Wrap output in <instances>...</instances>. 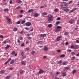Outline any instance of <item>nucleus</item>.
<instances>
[{
  "label": "nucleus",
  "instance_id": "obj_1",
  "mask_svg": "<svg viewBox=\"0 0 79 79\" xmlns=\"http://www.w3.org/2000/svg\"><path fill=\"white\" fill-rule=\"evenodd\" d=\"M48 21L50 22L53 19V16L51 14H49L48 15Z\"/></svg>",
  "mask_w": 79,
  "mask_h": 79
},
{
  "label": "nucleus",
  "instance_id": "obj_2",
  "mask_svg": "<svg viewBox=\"0 0 79 79\" xmlns=\"http://www.w3.org/2000/svg\"><path fill=\"white\" fill-rule=\"evenodd\" d=\"M6 19L8 21V24H11V19H10V18H9L8 17H6Z\"/></svg>",
  "mask_w": 79,
  "mask_h": 79
},
{
  "label": "nucleus",
  "instance_id": "obj_3",
  "mask_svg": "<svg viewBox=\"0 0 79 79\" xmlns=\"http://www.w3.org/2000/svg\"><path fill=\"white\" fill-rule=\"evenodd\" d=\"M25 24L26 26H31V23L30 22L26 23Z\"/></svg>",
  "mask_w": 79,
  "mask_h": 79
},
{
  "label": "nucleus",
  "instance_id": "obj_4",
  "mask_svg": "<svg viewBox=\"0 0 79 79\" xmlns=\"http://www.w3.org/2000/svg\"><path fill=\"white\" fill-rule=\"evenodd\" d=\"M74 19H72L70 20L69 21V23L70 24H73V23H74Z\"/></svg>",
  "mask_w": 79,
  "mask_h": 79
},
{
  "label": "nucleus",
  "instance_id": "obj_5",
  "mask_svg": "<svg viewBox=\"0 0 79 79\" xmlns=\"http://www.w3.org/2000/svg\"><path fill=\"white\" fill-rule=\"evenodd\" d=\"M48 48L46 46H45L44 47L43 50L44 52H47V51H48Z\"/></svg>",
  "mask_w": 79,
  "mask_h": 79
},
{
  "label": "nucleus",
  "instance_id": "obj_6",
  "mask_svg": "<svg viewBox=\"0 0 79 79\" xmlns=\"http://www.w3.org/2000/svg\"><path fill=\"white\" fill-rule=\"evenodd\" d=\"M61 36H58L56 38V41H59V40H60V39H61Z\"/></svg>",
  "mask_w": 79,
  "mask_h": 79
},
{
  "label": "nucleus",
  "instance_id": "obj_7",
  "mask_svg": "<svg viewBox=\"0 0 79 79\" xmlns=\"http://www.w3.org/2000/svg\"><path fill=\"white\" fill-rule=\"evenodd\" d=\"M63 10H64V11L65 12H68V11H69V9L68 8L63 9Z\"/></svg>",
  "mask_w": 79,
  "mask_h": 79
},
{
  "label": "nucleus",
  "instance_id": "obj_8",
  "mask_svg": "<svg viewBox=\"0 0 79 79\" xmlns=\"http://www.w3.org/2000/svg\"><path fill=\"white\" fill-rule=\"evenodd\" d=\"M47 35L46 34H41L40 35V37H45Z\"/></svg>",
  "mask_w": 79,
  "mask_h": 79
},
{
  "label": "nucleus",
  "instance_id": "obj_9",
  "mask_svg": "<svg viewBox=\"0 0 79 79\" xmlns=\"http://www.w3.org/2000/svg\"><path fill=\"white\" fill-rule=\"evenodd\" d=\"M11 58H10L9 59H8V60L4 64L5 65H6V64H7V63H8V62H9L10 61H11Z\"/></svg>",
  "mask_w": 79,
  "mask_h": 79
},
{
  "label": "nucleus",
  "instance_id": "obj_10",
  "mask_svg": "<svg viewBox=\"0 0 79 79\" xmlns=\"http://www.w3.org/2000/svg\"><path fill=\"white\" fill-rule=\"evenodd\" d=\"M62 76H66V72H63L62 73Z\"/></svg>",
  "mask_w": 79,
  "mask_h": 79
},
{
  "label": "nucleus",
  "instance_id": "obj_11",
  "mask_svg": "<svg viewBox=\"0 0 79 79\" xmlns=\"http://www.w3.org/2000/svg\"><path fill=\"white\" fill-rule=\"evenodd\" d=\"M42 16H46V15H47V12H45L43 13H42Z\"/></svg>",
  "mask_w": 79,
  "mask_h": 79
},
{
  "label": "nucleus",
  "instance_id": "obj_12",
  "mask_svg": "<svg viewBox=\"0 0 79 79\" xmlns=\"http://www.w3.org/2000/svg\"><path fill=\"white\" fill-rule=\"evenodd\" d=\"M33 11H34V9H31L28 10L27 13H31V12H33Z\"/></svg>",
  "mask_w": 79,
  "mask_h": 79
},
{
  "label": "nucleus",
  "instance_id": "obj_13",
  "mask_svg": "<svg viewBox=\"0 0 79 79\" xmlns=\"http://www.w3.org/2000/svg\"><path fill=\"white\" fill-rule=\"evenodd\" d=\"M36 53V52L35 51H33L31 52V55L33 56H34V55H35Z\"/></svg>",
  "mask_w": 79,
  "mask_h": 79
},
{
  "label": "nucleus",
  "instance_id": "obj_14",
  "mask_svg": "<svg viewBox=\"0 0 79 79\" xmlns=\"http://www.w3.org/2000/svg\"><path fill=\"white\" fill-rule=\"evenodd\" d=\"M43 73H44V70H41V69L40 70L39 72V73L40 74H42Z\"/></svg>",
  "mask_w": 79,
  "mask_h": 79
},
{
  "label": "nucleus",
  "instance_id": "obj_15",
  "mask_svg": "<svg viewBox=\"0 0 79 79\" xmlns=\"http://www.w3.org/2000/svg\"><path fill=\"white\" fill-rule=\"evenodd\" d=\"M38 16L39 14L37 13H35L34 15V17H35V18H37V17H38Z\"/></svg>",
  "mask_w": 79,
  "mask_h": 79
},
{
  "label": "nucleus",
  "instance_id": "obj_16",
  "mask_svg": "<svg viewBox=\"0 0 79 79\" xmlns=\"http://www.w3.org/2000/svg\"><path fill=\"white\" fill-rule=\"evenodd\" d=\"M21 64L22 65H25V64H26V63L24 61H22L21 62Z\"/></svg>",
  "mask_w": 79,
  "mask_h": 79
},
{
  "label": "nucleus",
  "instance_id": "obj_17",
  "mask_svg": "<svg viewBox=\"0 0 79 79\" xmlns=\"http://www.w3.org/2000/svg\"><path fill=\"white\" fill-rule=\"evenodd\" d=\"M77 48H79V46L77 45H76L75 46H74V49H77Z\"/></svg>",
  "mask_w": 79,
  "mask_h": 79
},
{
  "label": "nucleus",
  "instance_id": "obj_18",
  "mask_svg": "<svg viewBox=\"0 0 79 79\" xmlns=\"http://www.w3.org/2000/svg\"><path fill=\"white\" fill-rule=\"evenodd\" d=\"M66 64H68V62H64L62 63V65H66Z\"/></svg>",
  "mask_w": 79,
  "mask_h": 79
},
{
  "label": "nucleus",
  "instance_id": "obj_19",
  "mask_svg": "<svg viewBox=\"0 0 79 79\" xmlns=\"http://www.w3.org/2000/svg\"><path fill=\"white\" fill-rule=\"evenodd\" d=\"M66 4H63V6H62V7L64 8L66 7Z\"/></svg>",
  "mask_w": 79,
  "mask_h": 79
},
{
  "label": "nucleus",
  "instance_id": "obj_20",
  "mask_svg": "<svg viewBox=\"0 0 79 79\" xmlns=\"http://www.w3.org/2000/svg\"><path fill=\"white\" fill-rule=\"evenodd\" d=\"M14 63H15V61L13 60H12L10 62V64H13Z\"/></svg>",
  "mask_w": 79,
  "mask_h": 79
},
{
  "label": "nucleus",
  "instance_id": "obj_21",
  "mask_svg": "<svg viewBox=\"0 0 79 79\" xmlns=\"http://www.w3.org/2000/svg\"><path fill=\"white\" fill-rule=\"evenodd\" d=\"M24 73V71L23 70H20V74H23Z\"/></svg>",
  "mask_w": 79,
  "mask_h": 79
},
{
  "label": "nucleus",
  "instance_id": "obj_22",
  "mask_svg": "<svg viewBox=\"0 0 79 79\" xmlns=\"http://www.w3.org/2000/svg\"><path fill=\"white\" fill-rule=\"evenodd\" d=\"M65 55L64 54H62L60 56V57L61 58H64V57H65Z\"/></svg>",
  "mask_w": 79,
  "mask_h": 79
},
{
  "label": "nucleus",
  "instance_id": "obj_23",
  "mask_svg": "<svg viewBox=\"0 0 79 79\" xmlns=\"http://www.w3.org/2000/svg\"><path fill=\"white\" fill-rule=\"evenodd\" d=\"M17 30H18V28L16 27H15L13 29V31L14 32H16V31H17Z\"/></svg>",
  "mask_w": 79,
  "mask_h": 79
},
{
  "label": "nucleus",
  "instance_id": "obj_24",
  "mask_svg": "<svg viewBox=\"0 0 79 79\" xmlns=\"http://www.w3.org/2000/svg\"><path fill=\"white\" fill-rule=\"evenodd\" d=\"M24 33V31H21L20 32H19V33L20 34H23Z\"/></svg>",
  "mask_w": 79,
  "mask_h": 79
},
{
  "label": "nucleus",
  "instance_id": "obj_25",
  "mask_svg": "<svg viewBox=\"0 0 79 79\" xmlns=\"http://www.w3.org/2000/svg\"><path fill=\"white\" fill-rule=\"evenodd\" d=\"M5 70H1L0 71V73H1L2 74H3V73H5Z\"/></svg>",
  "mask_w": 79,
  "mask_h": 79
},
{
  "label": "nucleus",
  "instance_id": "obj_26",
  "mask_svg": "<svg viewBox=\"0 0 79 79\" xmlns=\"http://www.w3.org/2000/svg\"><path fill=\"white\" fill-rule=\"evenodd\" d=\"M4 11H5V12H8V11H9V9H5L4 10Z\"/></svg>",
  "mask_w": 79,
  "mask_h": 79
},
{
  "label": "nucleus",
  "instance_id": "obj_27",
  "mask_svg": "<svg viewBox=\"0 0 79 79\" xmlns=\"http://www.w3.org/2000/svg\"><path fill=\"white\" fill-rule=\"evenodd\" d=\"M15 53H16V52L15 51H14L12 52L11 54L12 55H15Z\"/></svg>",
  "mask_w": 79,
  "mask_h": 79
},
{
  "label": "nucleus",
  "instance_id": "obj_28",
  "mask_svg": "<svg viewBox=\"0 0 79 79\" xmlns=\"http://www.w3.org/2000/svg\"><path fill=\"white\" fill-rule=\"evenodd\" d=\"M48 26L49 28L52 27V24H48Z\"/></svg>",
  "mask_w": 79,
  "mask_h": 79
},
{
  "label": "nucleus",
  "instance_id": "obj_29",
  "mask_svg": "<svg viewBox=\"0 0 79 79\" xmlns=\"http://www.w3.org/2000/svg\"><path fill=\"white\" fill-rule=\"evenodd\" d=\"M70 48H73L74 49V45H71Z\"/></svg>",
  "mask_w": 79,
  "mask_h": 79
},
{
  "label": "nucleus",
  "instance_id": "obj_30",
  "mask_svg": "<svg viewBox=\"0 0 79 79\" xmlns=\"http://www.w3.org/2000/svg\"><path fill=\"white\" fill-rule=\"evenodd\" d=\"M9 47H10V45H7V46H6L5 47V48H6V49H8V48H9Z\"/></svg>",
  "mask_w": 79,
  "mask_h": 79
},
{
  "label": "nucleus",
  "instance_id": "obj_31",
  "mask_svg": "<svg viewBox=\"0 0 79 79\" xmlns=\"http://www.w3.org/2000/svg\"><path fill=\"white\" fill-rule=\"evenodd\" d=\"M43 42L42 41H39L38 42V44H40L41 45L42 44Z\"/></svg>",
  "mask_w": 79,
  "mask_h": 79
},
{
  "label": "nucleus",
  "instance_id": "obj_32",
  "mask_svg": "<svg viewBox=\"0 0 79 79\" xmlns=\"http://www.w3.org/2000/svg\"><path fill=\"white\" fill-rule=\"evenodd\" d=\"M21 22H20V21H18V22H17L16 23L17 24H19Z\"/></svg>",
  "mask_w": 79,
  "mask_h": 79
},
{
  "label": "nucleus",
  "instance_id": "obj_33",
  "mask_svg": "<svg viewBox=\"0 0 79 79\" xmlns=\"http://www.w3.org/2000/svg\"><path fill=\"white\" fill-rule=\"evenodd\" d=\"M77 71V70L76 69H74L73 71V73H76V72Z\"/></svg>",
  "mask_w": 79,
  "mask_h": 79
},
{
  "label": "nucleus",
  "instance_id": "obj_34",
  "mask_svg": "<svg viewBox=\"0 0 79 79\" xmlns=\"http://www.w3.org/2000/svg\"><path fill=\"white\" fill-rule=\"evenodd\" d=\"M26 23V21L25 20H23V21L22 23H21V24H24V23Z\"/></svg>",
  "mask_w": 79,
  "mask_h": 79
},
{
  "label": "nucleus",
  "instance_id": "obj_35",
  "mask_svg": "<svg viewBox=\"0 0 79 79\" xmlns=\"http://www.w3.org/2000/svg\"><path fill=\"white\" fill-rule=\"evenodd\" d=\"M68 34H69V32H65L64 34V35H68Z\"/></svg>",
  "mask_w": 79,
  "mask_h": 79
},
{
  "label": "nucleus",
  "instance_id": "obj_36",
  "mask_svg": "<svg viewBox=\"0 0 79 79\" xmlns=\"http://www.w3.org/2000/svg\"><path fill=\"white\" fill-rule=\"evenodd\" d=\"M0 38H1V39H3L4 38V37H3V36L2 35H0Z\"/></svg>",
  "mask_w": 79,
  "mask_h": 79
},
{
  "label": "nucleus",
  "instance_id": "obj_37",
  "mask_svg": "<svg viewBox=\"0 0 79 79\" xmlns=\"http://www.w3.org/2000/svg\"><path fill=\"white\" fill-rule=\"evenodd\" d=\"M2 44H6V41H4L3 42H2Z\"/></svg>",
  "mask_w": 79,
  "mask_h": 79
},
{
  "label": "nucleus",
  "instance_id": "obj_38",
  "mask_svg": "<svg viewBox=\"0 0 79 79\" xmlns=\"http://www.w3.org/2000/svg\"><path fill=\"white\" fill-rule=\"evenodd\" d=\"M74 11V10H73V9H72V10H71L69 12V13H73Z\"/></svg>",
  "mask_w": 79,
  "mask_h": 79
},
{
  "label": "nucleus",
  "instance_id": "obj_39",
  "mask_svg": "<svg viewBox=\"0 0 79 79\" xmlns=\"http://www.w3.org/2000/svg\"><path fill=\"white\" fill-rule=\"evenodd\" d=\"M59 24H60V22L57 21L56 22V25H58Z\"/></svg>",
  "mask_w": 79,
  "mask_h": 79
},
{
  "label": "nucleus",
  "instance_id": "obj_40",
  "mask_svg": "<svg viewBox=\"0 0 79 79\" xmlns=\"http://www.w3.org/2000/svg\"><path fill=\"white\" fill-rule=\"evenodd\" d=\"M71 60H75V57H73L71 58Z\"/></svg>",
  "mask_w": 79,
  "mask_h": 79
},
{
  "label": "nucleus",
  "instance_id": "obj_41",
  "mask_svg": "<svg viewBox=\"0 0 79 79\" xmlns=\"http://www.w3.org/2000/svg\"><path fill=\"white\" fill-rule=\"evenodd\" d=\"M23 15H19V18H22V17H23Z\"/></svg>",
  "mask_w": 79,
  "mask_h": 79
},
{
  "label": "nucleus",
  "instance_id": "obj_42",
  "mask_svg": "<svg viewBox=\"0 0 79 79\" xmlns=\"http://www.w3.org/2000/svg\"><path fill=\"white\" fill-rule=\"evenodd\" d=\"M55 31L56 32H58V31H60V30L59 29H56L55 30Z\"/></svg>",
  "mask_w": 79,
  "mask_h": 79
},
{
  "label": "nucleus",
  "instance_id": "obj_43",
  "mask_svg": "<svg viewBox=\"0 0 79 79\" xmlns=\"http://www.w3.org/2000/svg\"><path fill=\"white\" fill-rule=\"evenodd\" d=\"M57 11H58V9L57 8L55 10H54V11H55V12H57Z\"/></svg>",
  "mask_w": 79,
  "mask_h": 79
},
{
  "label": "nucleus",
  "instance_id": "obj_44",
  "mask_svg": "<svg viewBox=\"0 0 79 79\" xmlns=\"http://www.w3.org/2000/svg\"><path fill=\"white\" fill-rule=\"evenodd\" d=\"M73 3V1H70L69 2V4H71V3Z\"/></svg>",
  "mask_w": 79,
  "mask_h": 79
},
{
  "label": "nucleus",
  "instance_id": "obj_45",
  "mask_svg": "<svg viewBox=\"0 0 79 79\" xmlns=\"http://www.w3.org/2000/svg\"><path fill=\"white\" fill-rule=\"evenodd\" d=\"M61 27L60 26H58L57 27V29H60L61 28Z\"/></svg>",
  "mask_w": 79,
  "mask_h": 79
},
{
  "label": "nucleus",
  "instance_id": "obj_46",
  "mask_svg": "<svg viewBox=\"0 0 79 79\" xmlns=\"http://www.w3.org/2000/svg\"><path fill=\"white\" fill-rule=\"evenodd\" d=\"M21 0H17V2H18V3H21Z\"/></svg>",
  "mask_w": 79,
  "mask_h": 79
},
{
  "label": "nucleus",
  "instance_id": "obj_47",
  "mask_svg": "<svg viewBox=\"0 0 79 79\" xmlns=\"http://www.w3.org/2000/svg\"><path fill=\"white\" fill-rule=\"evenodd\" d=\"M26 57L25 56H24L22 57V60H24V59H25L26 58Z\"/></svg>",
  "mask_w": 79,
  "mask_h": 79
},
{
  "label": "nucleus",
  "instance_id": "obj_48",
  "mask_svg": "<svg viewBox=\"0 0 79 79\" xmlns=\"http://www.w3.org/2000/svg\"><path fill=\"white\" fill-rule=\"evenodd\" d=\"M56 20H57V21H59V20H60V17H58V18L56 19Z\"/></svg>",
  "mask_w": 79,
  "mask_h": 79
},
{
  "label": "nucleus",
  "instance_id": "obj_49",
  "mask_svg": "<svg viewBox=\"0 0 79 79\" xmlns=\"http://www.w3.org/2000/svg\"><path fill=\"white\" fill-rule=\"evenodd\" d=\"M9 3L10 4H11V3H13V1H12L11 0H10L9 2Z\"/></svg>",
  "mask_w": 79,
  "mask_h": 79
},
{
  "label": "nucleus",
  "instance_id": "obj_50",
  "mask_svg": "<svg viewBox=\"0 0 79 79\" xmlns=\"http://www.w3.org/2000/svg\"><path fill=\"white\" fill-rule=\"evenodd\" d=\"M30 35H31V34H29V33L27 34V37H29Z\"/></svg>",
  "mask_w": 79,
  "mask_h": 79
},
{
  "label": "nucleus",
  "instance_id": "obj_51",
  "mask_svg": "<svg viewBox=\"0 0 79 79\" xmlns=\"http://www.w3.org/2000/svg\"><path fill=\"white\" fill-rule=\"evenodd\" d=\"M58 63L59 64H60L61 63V61L60 60L58 62Z\"/></svg>",
  "mask_w": 79,
  "mask_h": 79
},
{
  "label": "nucleus",
  "instance_id": "obj_52",
  "mask_svg": "<svg viewBox=\"0 0 79 79\" xmlns=\"http://www.w3.org/2000/svg\"><path fill=\"white\" fill-rule=\"evenodd\" d=\"M49 74H50V75H51V76H53V74H52V72H50Z\"/></svg>",
  "mask_w": 79,
  "mask_h": 79
},
{
  "label": "nucleus",
  "instance_id": "obj_53",
  "mask_svg": "<svg viewBox=\"0 0 79 79\" xmlns=\"http://www.w3.org/2000/svg\"><path fill=\"white\" fill-rule=\"evenodd\" d=\"M72 56H74V55H75V53L74 52H73L72 53Z\"/></svg>",
  "mask_w": 79,
  "mask_h": 79
},
{
  "label": "nucleus",
  "instance_id": "obj_54",
  "mask_svg": "<svg viewBox=\"0 0 79 79\" xmlns=\"http://www.w3.org/2000/svg\"><path fill=\"white\" fill-rule=\"evenodd\" d=\"M24 46V43H22V44L21 45V47H23V46Z\"/></svg>",
  "mask_w": 79,
  "mask_h": 79
},
{
  "label": "nucleus",
  "instance_id": "obj_55",
  "mask_svg": "<svg viewBox=\"0 0 79 79\" xmlns=\"http://www.w3.org/2000/svg\"><path fill=\"white\" fill-rule=\"evenodd\" d=\"M77 10V8H75L73 9V11H75V10Z\"/></svg>",
  "mask_w": 79,
  "mask_h": 79
},
{
  "label": "nucleus",
  "instance_id": "obj_56",
  "mask_svg": "<svg viewBox=\"0 0 79 79\" xmlns=\"http://www.w3.org/2000/svg\"><path fill=\"white\" fill-rule=\"evenodd\" d=\"M75 29H76V30L78 29V27L77 26L75 28Z\"/></svg>",
  "mask_w": 79,
  "mask_h": 79
},
{
  "label": "nucleus",
  "instance_id": "obj_57",
  "mask_svg": "<svg viewBox=\"0 0 79 79\" xmlns=\"http://www.w3.org/2000/svg\"><path fill=\"white\" fill-rule=\"evenodd\" d=\"M57 52H61V50H57Z\"/></svg>",
  "mask_w": 79,
  "mask_h": 79
},
{
  "label": "nucleus",
  "instance_id": "obj_58",
  "mask_svg": "<svg viewBox=\"0 0 79 79\" xmlns=\"http://www.w3.org/2000/svg\"><path fill=\"white\" fill-rule=\"evenodd\" d=\"M17 41H18V43H20V40H19V39H18Z\"/></svg>",
  "mask_w": 79,
  "mask_h": 79
},
{
  "label": "nucleus",
  "instance_id": "obj_59",
  "mask_svg": "<svg viewBox=\"0 0 79 79\" xmlns=\"http://www.w3.org/2000/svg\"><path fill=\"white\" fill-rule=\"evenodd\" d=\"M65 45H68V42H65Z\"/></svg>",
  "mask_w": 79,
  "mask_h": 79
},
{
  "label": "nucleus",
  "instance_id": "obj_60",
  "mask_svg": "<svg viewBox=\"0 0 79 79\" xmlns=\"http://www.w3.org/2000/svg\"><path fill=\"white\" fill-rule=\"evenodd\" d=\"M10 78V76H8L6 77V79H9Z\"/></svg>",
  "mask_w": 79,
  "mask_h": 79
},
{
  "label": "nucleus",
  "instance_id": "obj_61",
  "mask_svg": "<svg viewBox=\"0 0 79 79\" xmlns=\"http://www.w3.org/2000/svg\"><path fill=\"white\" fill-rule=\"evenodd\" d=\"M29 48H26V50H27V51H29Z\"/></svg>",
  "mask_w": 79,
  "mask_h": 79
},
{
  "label": "nucleus",
  "instance_id": "obj_62",
  "mask_svg": "<svg viewBox=\"0 0 79 79\" xmlns=\"http://www.w3.org/2000/svg\"><path fill=\"white\" fill-rule=\"evenodd\" d=\"M23 12V10H22L20 11V13H22Z\"/></svg>",
  "mask_w": 79,
  "mask_h": 79
},
{
  "label": "nucleus",
  "instance_id": "obj_63",
  "mask_svg": "<svg viewBox=\"0 0 79 79\" xmlns=\"http://www.w3.org/2000/svg\"><path fill=\"white\" fill-rule=\"evenodd\" d=\"M69 69V67H66L65 69H67H67Z\"/></svg>",
  "mask_w": 79,
  "mask_h": 79
},
{
  "label": "nucleus",
  "instance_id": "obj_64",
  "mask_svg": "<svg viewBox=\"0 0 79 79\" xmlns=\"http://www.w3.org/2000/svg\"><path fill=\"white\" fill-rule=\"evenodd\" d=\"M76 42L77 43H79V41L78 40H76Z\"/></svg>",
  "mask_w": 79,
  "mask_h": 79
}]
</instances>
